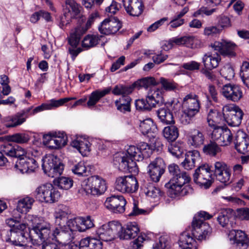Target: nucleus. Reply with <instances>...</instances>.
<instances>
[{
    "mask_svg": "<svg viewBox=\"0 0 249 249\" xmlns=\"http://www.w3.org/2000/svg\"><path fill=\"white\" fill-rule=\"evenodd\" d=\"M140 129L143 135H146L153 132L156 126L152 119L148 118L143 120H139Z\"/></svg>",
    "mask_w": 249,
    "mask_h": 249,
    "instance_id": "nucleus-44",
    "label": "nucleus"
},
{
    "mask_svg": "<svg viewBox=\"0 0 249 249\" xmlns=\"http://www.w3.org/2000/svg\"><path fill=\"white\" fill-rule=\"evenodd\" d=\"M16 229L14 230H4L2 234H4L6 231V235L5 240L7 242H10L12 245L16 246H23L26 243L27 241V235L25 230L26 229V224L19 225Z\"/></svg>",
    "mask_w": 249,
    "mask_h": 249,
    "instance_id": "nucleus-11",
    "label": "nucleus"
},
{
    "mask_svg": "<svg viewBox=\"0 0 249 249\" xmlns=\"http://www.w3.org/2000/svg\"><path fill=\"white\" fill-rule=\"evenodd\" d=\"M160 82L163 88L166 90L172 91L178 89V84L172 80L161 78Z\"/></svg>",
    "mask_w": 249,
    "mask_h": 249,
    "instance_id": "nucleus-58",
    "label": "nucleus"
},
{
    "mask_svg": "<svg viewBox=\"0 0 249 249\" xmlns=\"http://www.w3.org/2000/svg\"><path fill=\"white\" fill-rule=\"evenodd\" d=\"M55 224L59 227L64 226L71 217V211L66 206L60 205L54 213Z\"/></svg>",
    "mask_w": 249,
    "mask_h": 249,
    "instance_id": "nucleus-30",
    "label": "nucleus"
},
{
    "mask_svg": "<svg viewBox=\"0 0 249 249\" xmlns=\"http://www.w3.org/2000/svg\"><path fill=\"white\" fill-rule=\"evenodd\" d=\"M224 116L216 110L210 109L208 116L207 122L211 127H215L220 124L223 120Z\"/></svg>",
    "mask_w": 249,
    "mask_h": 249,
    "instance_id": "nucleus-37",
    "label": "nucleus"
},
{
    "mask_svg": "<svg viewBox=\"0 0 249 249\" xmlns=\"http://www.w3.org/2000/svg\"><path fill=\"white\" fill-rule=\"evenodd\" d=\"M35 195L40 201L48 203L57 201L61 196L57 189L51 183H45L38 187L35 192Z\"/></svg>",
    "mask_w": 249,
    "mask_h": 249,
    "instance_id": "nucleus-8",
    "label": "nucleus"
},
{
    "mask_svg": "<svg viewBox=\"0 0 249 249\" xmlns=\"http://www.w3.org/2000/svg\"><path fill=\"white\" fill-rule=\"evenodd\" d=\"M126 201L123 196H112L107 198L104 205L106 208L115 213H122L125 211Z\"/></svg>",
    "mask_w": 249,
    "mask_h": 249,
    "instance_id": "nucleus-18",
    "label": "nucleus"
},
{
    "mask_svg": "<svg viewBox=\"0 0 249 249\" xmlns=\"http://www.w3.org/2000/svg\"><path fill=\"white\" fill-rule=\"evenodd\" d=\"M121 229L122 225L120 223L112 221L100 227L96 231V234L99 238V240L108 242L115 239Z\"/></svg>",
    "mask_w": 249,
    "mask_h": 249,
    "instance_id": "nucleus-13",
    "label": "nucleus"
},
{
    "mask_svg": "<svg viewBox=\"0 0 249 249\" xmlns=\"http://www.w3.org/2000/svg\"><path fill=\"white\" fill-rule=\"evenodd\" d=\"M102 242L96 238L87 237L82 239L79 245V249H102Z\"/></svg>",
    "mask_w": 249,
    "mask_h": 249,
    "instance_id": "nucleus-35",
    "label": "nucleus"
},
{
    "mask_svg": "<svg viewBox=\"0 0 249 249\" xmlns=\"http://www.w3.org/2000/svg\"><path fill=\"white\" fill-rule=\"evenodd\" d=\"M221 58L217 52L213 54L212 53H205L202 57V62L204 68L213 70L216 68L221 61Z\"/></svg>",
    "mask_w": 249,
    "mask_h": 249,
    "instance_id": "nucleus-32",
    "label": "nucleus"
},
{
    "mask_svg": "<svg viewBox=\"0 0 249 249\" xmlns=\"http://www.w3.org/2000/svg\"><path fill=\"white\" fill-rule=\"evenodd\" d=\"M28 225L32 228L29 236L33 245L40 246L41 249H60L55 243L46 241L51 238V225L50 223L41 220L37 216L29 215L26 218Z\"/></svg>",
    "mask_w": 249,
    "mask_h": 249,
    "instance_id": "nucleus-2",
    "label": "nucleus"
},
{
    "mask_svg": "<svg viewBox=\"0 0 249 249\" xmlns=\"http://www.w3.org/2000/svg\"><path fill=\"white\" fill-rule=\"evenodd\" d=\"M110 90L111 88H108L102 91L96 90L93 91L91 93L89 101L87 102L88 106L91 107L95 106L102 97L109 93Z\"/></svg>",
    "mask_w": 249,
    "mask_h": 249,
    "instance_id": "nucleus-41",
    "label": "nucleus"
},
{
    "mask_svg": "<svg viewBox=\"0 0 249 249\" xmlns=\"http://www.w3.org/2000/svg\"><path fill=\"white\" fill-rule=\"evenodd\" d=\"M71 100L69 98H61L59 100L52 99L49 104H46L47 109H51L53 107H57L62 106L65 103Z\"/></svg>",
    "mask_w": 249,
    "mask_h": 249,
    "instance_id": "nucleus-62",
    "label": "nucleus"
},
{
    "mask_svg": "<svg viewBox=\"0 0 249 249\" xmlns=\"http://www.w3.org/2000/svg\"><path fill=\"white\" fill-rule=\"evenodd\" d=\"M163 134L168 141L174 142L178 137V130L176 126H168L164 127L163 130Z\"/></svg>",
    "mask_w": 249,
    "mask_h": 249,
    "instance_id": "nucleus-45",
    "label": "nucleus"
},
{
    "mask_svg": "<svg viewBox=\"0 0 249 249\" xmlns=\"http://www.w3.org/2000/svg\"><path fill=\"white\" fill-rule=\"evenodd\" d=\"M71 145L76 148L83 156H87L90 151V143L87 140L73 141Z\"/></svg>",
    "mask_w": 249,
    "mask_h": 249,
    "instance_id": "nucleus-38",
    "label": "nucleus"
},
{
    "mask_svg": "<svg viewBox=\"0 0 249 249\" xmlns=\"http://www.w3.org/2000/svg\"><path fill=\"white\" fill-rule=\"evenodd\" d=\"M140 152L142 154V159L148 158L152 151L149 144L144 142H141L137 146Z\"/></svg>",
    "mask_w": 249,
    "mask_h": 249,
    "instance_id": "nucleus-59",
    "label": "nucleus"
},
{
    "mask_svg": "<svg viewBox=\"0 0 249 249\" xmlns=\"http://www.w3.org/2000/svg\"><path fill=\"white\" fill-rule=\"evenodd\" d=\"M136 83H137V86H139V87H143L144 88H147L150 86L157 84L155 79L152 77L144 78Z\"/></svg>",
    "mask_w": 249,
    "mask_h": 249,
    "instance_id": "nucleus-61",
    "label": "nucleus"
},
{
    "mask_svg": "<svg viewBox=\"0 0 249 249\" xmlns=\"http://www.w3.org/2000/svg\"><path fill=\"white\" fill-rule=\"evenodd\" d=\"M223 114L229 125L236 127L240 124L243 112L238 107L226 106L223 108Z\"/></svg>",
    "mask_w": 249,
    "mask_h": 249,
    "instance_id": "nucleus-16",
    "label": "nucleus"
},
{
    "mask_svg": "<svg viewBox=\"0 0 249 249\" xmlns=\"http://www.w3.org/2000/svg\"><path fill=\"white\" fill-rule=\"evenodd\" d=\"M235 148L237 151L243 155L249 152V137L243 131L238 130L234 141Z\"/></svg>",
    "mask_w": 249,
    "mask_h": 249,
    "instance_id": "nucleus-24",
    "label": "nucleus"
},
{
    "mask_svg": "<svg viewBox=\"0 0 249 249\" xmlns=\"http://www.w3.org/2000/svg\"><path fill=\"white\" fill-rule=\"evenodd\" d=\"M212 215L204 211H201L196 215L192 223V234L184 231L179 237V246L182 249H196V241L194 238L201 241L209 238L212 233L209 224L203 220L209 219Z\"/></svg>",
    "mask_w": 249,
    "mask_h": 249,
    "instance_id": "nucleus-1",
    "label": "nucleus"
},
{
    "mask_svg": "<svg viewBox=\"0 0 249 249\" xmlns=\"http://www.w3.org/2000/svg\"><path fill=\"white\" fill-rule=\"evenodd\" d=\"M194 181L205 188H209L212 183V174L208 164L199 166L193 175Z\"/></svg>",
    "mask_w": 249,
    "mask_h": 249,
    "instance_id": "nucleus-14",
    "label": "nucleus"
},
{
    "mask_svg": "<svg viewBox=\"0 0 249 249\" xmlns=\"http://www.w3.org/2000/svg\"><path fill=\"white\" fill-rule=\"evenodd\" d=\"M203 151L207 155L215 156L221 152V148L215 142H211L203 146Z\"/></svg>",
    "mask_w": 249,
    "mask_h": 249,
    "instance_id": "nucleus-51",
    "label": "nucleus"
},
{
    "mask_svg": "<svg viewBox=\"0 0 249 249\" xmlns=\"http://www.w3.org/2000/svg\"><path fill=\"white\" fill-rule=\"evenodd\" d=\"M182 108V114L180 120L182 124H188L199 111L200 104L197 96L193 94L187 95L183 100Z\"/></svg>",
    "mask_w": 249,
    "mask_h": 249,
    "instance_id": "nucleus-5",
    "label": "nucleus"
},
{
    "mask_svg": "<svg viewBox=\"0 0 249 249\" xmlns=\"http://www.w3.org/2000/svg\"><path fill=\"white\" fill-rule=\"evenodd\" d=\"M214 168V175L216 179L224 184L215 188L214 191L218 192L231 183V171L224 162L220 161L215 163Z\"/></svg>",
    "mask_w": 249,
    "mask_h": 249,
    "instance_id": "nucleus-15",
    "label": "nucleus"
},
{
    "mask_svg": "<svg viewBox=\"0 0 249 249\" xmlns=\"http://www.w3.org/2000/svg\"><path fill=\"white\" fill-rule=\"evenodd\" d=\"M131 99L129 96H124L115 102V106L118 110L125 113L131 111Z\"/></svg>",
    "mask_w": 249,
    "mask_h": 249,
    "instance_id": "nucleus-40",
    "label": "nucleus"
},
{
    "mask_svg": "<svg viewBox=\"0 0 249 249\" xmlns=\"http://www.w3.org/2000/svg\"><path fill=\"white\" fill-rule=\"evenodd\" d=\"M199 160L200 154L198 151H189L185 154V159L181 164L185 169L191 170L195 167L196 162Z\"/></svg>",
    "mask_w": 249,
    "mask_h": 249,
    "instance_id": "nucleus-33",
    "label": "nucleus"
},
{
    "mask_svg": "<svg viewBox=\"0 0 249 249\" xmlns=\"http://www.w3.org/2000/svg\"><path fill=\"white\" fill-rule=\"evenodd\" d=\"M0 150L7 156L17 159L25 153L24 149L19 145L9 142L2 144Z\"/></svg>",
    "mask_w": 249,
    "mask_h": 249,
    "instance_id": "nucleus-29",
    "label": "nucleus"
},
{
    "mask_svg": "<svg viewBox=\"0 0 249 249\" xmlns=\"http://www.w3.org/2000/svg\"><path fill=\"white\" fill-rule=\"evenodd\" d=\"M34 202V199L29 196L21 198L18 202L17 210L20 213H26L31 209Z\"/></svg>",
    "mask_w": 249,
    "mask_h": 249,
    "instance_id": "nucleus-42",
    "label": "nucleus"
},
{
    "mask_svg": "<svg viewBox=\"0 0 249 249\" xmlns=\"http://www.w3.org/2000/svg\"><path fill=\"white\" fill-rule=\"evenodd\" d=\"M71 171L73 174L79 177L88 176L89 173V170L83 161H80L74 165Z\"/></svg>",
    "mask_w": 249,
    "mask_h": 249,
    "instance_id": "nucleus-48",
    "label": "nucleus"
},
{
    "mask_svg": "<svg viewBox=\"0 0 249 249\" xmlns=\"http://www.w3.org/2000/svg\"><path fill=\"white\" fill-rule=\"evenodd\" d=\"M223 95L229 100L237 102L243 96L241 88L236 85L226 84L222 89Z\"/></svg>",
    "mask_w": 249,
    "mask_h": 249,
    "instance_id": "nucleus-23",
    "label": "nucleus"
},
{
    "mask_svg": "<svg viewBox=\"0 0 249 249\" xmlns=\"http://www.w3.org/2000/svg\"><path fill=\"white\" fill-rule=\"evenodd\" d=\"M220 74L226 79L231 80L234 76V71L230 64L225 65L220 71Z\"/></svg>",
    "mask_w": 249,
    "mask_h": 249,
    "instance_id": "nucleus-54",
    "label": "nucleus"
},
{
    "mask_svg": "<svg viewBox=\"0 0 249 249\" xmlns=\"http://www.w3.org/2000/svg\"><path fill=\"white\" fill-rule=\"evenodd\" d=\"M222 133L219 143L222 146L229 145L232 140V134L231 131L229 129H227L224 130Z\"/></svg>",
    "mask_w": 249,
    "mask_h": 249,
    "instance_id": "nucleus-56",
    "label": "nucleus"
},
{
    "mask_svg": "<svg viewBox=\"0 0 249 249\" xmlns=\"http://www.w3.org/2000/svg\"><path fill=\"white\" fill-rule=\"evenodd\" d=\"M77 222L79 224V231H85L94 226L93 221L89 216L86 217H77Z\"/></svg>",
    "mask_w": 249,
    "mask_h": 249,
    "instance_id": "nucleus-49",
    "label": "nucleus"
},
{
    "mask_svg": "<svg viewBox=\"0 0 249 249\" xmlns=\"http://www.w3.org/2000/svg\"><path fill=\"white\" fill-rule=\"evenodd\" d=\"M107 189L106 180L98 176H93L82 182L79 193L99 196L103 194Z\"/></svg>",
    "mask_w": 249,
    "mask_h": 249,
    "instance_id": "nucleus-6",
    "label": "nucleus"
},
{
    "mask_svg": "<svg viewBox=\"0 0 249 249\" xmlns=\"http://www.w3.org/2000/svg\"><path fill=\"white\" fill-rule=\"evenodd\" d=\"M52 239L60 244H66L71 242L74 238V233L67 228H56L52 233Z\"/></svg>",
    "mask_w": 249,
    "mask_h": 249,
    "instance_id": "nucleus-25",
    "label": "nucleus"
},
{
    "mask_svg": "<svg viewBox=\"0 0 249 249\" xmlns=\"http://www.w3.org/2000/svg\"><path fill=\"white\" fill-rule=\"evenodd\" d=\"M85 21L86 20L82 21L81 19H79V25L71 33L68 40L69 43L71 46L73 47H77L79 44L81 36L85 34L89 28V27L87 26V25L85 23Z\"/></svg>",
    "mask_w": 249,
    "mask_h": 249,
    "instance_id": "nucleus-26",
    "label": "nucleus"
},
{
    "mask_svg": "<svg viewBox=\"0 0 249 249\" xmlns=\"http://www.w3.org/2000/svg\"><path fill=\"white\" fill-rule=\"evenodd\" d=\"M233 210L231 209L222 210L217 217V221L223 227L226 226L233 218Z\"/></svg>",
    "mask_w": 249,
    "mask_h": 249,
    "instance_id": "nucleus-43",
    "label": "nucleus"
},
{
    "mask_svg": "<svg viewBox=\"0 0 249 249\" xmlns=\"http://www.w3.org/2000/svg\"><path fill=\"white\" fill-rule=\"evenodd\" d=\"M126 13L131 16H139L143 12L144 6L142 0H123Z\"/></svg>",
    "mask_w": 249,
    "mask_h": 249,
    "instance_id": "nucleus-27",
    "label": "nucleus"
},
{
    "mask_svg": "<svg viewBox=\"0 0 249 249\" xmlns=\"http://www.w3.org/2000/svg\"><path fill=\"white\" fill-rule=\"evenodd\" d=\"M160 193V189L156 187L153 184H148L145 190L146 196L153 198L159 196Z\"/></svg>",
    "mask_w": 249,
    "mask_h": 249,
    "instance_id": "nucleus-60",
    "label": "nucleus"
},
{
    "mask_svg": "<svg viewBox=\"0 0 249 249\" xmlns=\"http://www.w3.org/2000/svg\"><path fill=\"white\" fill-rule=\"evenodd\" d=\"M188 140L189 144L193 147H201L205 140V133L201 130L194 129L189 132Z\"/></svg>",
    "mask_w": 249,
    "mask_h": 249,
    "instance_id": "nucleus-31",
    "label": "nucleus"
},
{
    "mask_svg": "<svg viewBox=\"0 0 249 249\" xmlns=\"http://www.w3.org/2000/svg\"><path fill=\"white\" fill-rule=\"evenodd\" d=\"M66 8L63 16L61 18L59 26L61 28L69 24L71 19L78 18L81 21L86 20V18L82 16V7L74 0H66Z\"/></svg>",
    "mask_w": 249,
    "mask_h": 249,
    "instance_id": "nucleus-9",
    "label": "nucleus"
},
{
    "mask_svg": "<svg viewBox=\"0 0 249 249\" xmlns=\"http://www.w3.org/2000/svg\"><path fill=\"white\" fill-rule=\"evenodd\" d=\"M228 237L231 244L235 245L240 249H247L249 246V239L246 234L241 230L230 231Z\"/></svg>",
    "mask_w": 249,
    "mask_h": 249,
    "instance_id": "nucleus-22",
    "label": "nucleus"
},
{
    "mask_svg": "<svg viewBox=\"0 0 249 249\" xmlns=\"http://www.w3.org/2000/svg\"><path fill=\"white\" fill-rule=\"evenodd\" d=\"M168 150L173 156L177 158H179L183 151L181 143L177 142L170 143L168 145Z\"/></svg>",
    "mask_w": 249,
    "mask_h": 249,
    "instance_id": "nucleus-53",
    "label": "nucleus"
},
{
    "mask_svg": "<svg viewBox=\"0 0 249 249\" xmlns=\"http://www.w3.org/2000/svg\"><path fill=\"white\" fill-rule=\"evenodd\" d=\"M168 170L170 178L165 184V187L168 189L170 197L176 198L192 193L193 189L189 185L184 186L191 180L186 172L181 171L179 166L175 163L169 165Z\"/></svg>",
    "mask_w": 249,
    "mask_h": 249,
    "instance_id": "nucleus-3",
    "label": "nucleus"
},
{
    "mask_svg": "<svg viewBox=\"0 0 249 249\" xmlns=\"http://www.w3.org/2000/svg\"><path fill=\"white\" fill-rule=\"evenodd\" d=\"M140 231L138 224L135 222H129L122 226V229L118 232V236L121 239H130L136 237Z\"/></svg>",
    "mask_w": 249,
    "mask_h": 249,
    "instance_id": "nucleus-28",
    "label": "nucleus"
},
{
    "mask_svg": "<svg viewBox=\"0 0 249 249\" xmlns=\"http://www.w3.org/2000/svg\"><path fill=\"white\" fill-rule=\"evenodd\" d=\"M54 184L64 190L70 189L73 185V180L69 177H61L53 180Z\"/></svg>",
    "mask_w": 249,
    "mask_h": 249,
    "instance_id": "nucleus-47",
    "label": "nucleus"
},
{
    "mask_svg": "<svg viewBox=\"0 0 249 249\" xmlns=\"http://www.w3.org/2000/svg\"><path fill=\"white\" fill-rule=\"evenodd\" d=\"M115 188L123 193H134L137 191L139 184L136 178L132 176H119L116 178Z\"/></svg>",
    "mask_w": 249,
    "mask_h": 249,
    "instance_id": "nucleus-12",
    "label": "nucleus"
},
{
    "mask_svg": "<svg viewBox=\"0 0 249 249\" xmlns=\"http://www.w3.org/2000/svg\"><path fill=\"white\" fill-rule=\"evenodd\" d=\"M29 139V136L25 133H16L9 136L10 141L18 143H26Z\"/></svg>",
    "mask_w": 249,
    "mask_h": 249,
    "instance_id": "nucleus-55",
    "label": "nucleus"
},
{
    "mask_svg": "<svg viewBox=\"0 0 249 249\" xmlns=\"http://www.w3.org/2000/svg\"><path fill=\"white\" fill-rule=\"evenodd\" d=\"M165 164L162 158H157L152 161L148 166V173L151 179L158 182L165 172Z\"/></svg>",
    "mask_w": 249,
    "mask_h": 249,
    "instance_id": "nucleus-19",
    "label": "nucleus"
},
{
    "mask_svg": "<svg viewBox=\"0 0 249 249\" xmlns=\"http://www.w3.org/2000/svg\"><path fill=\"white\" fill-rule=\"evenodd\" d=\"M146 97L147 100L150 102V104L153 107H155L157 105L159 106L163 103L162 93L160 89L156 88L151 89Z\"/></svg>",
    "mask_w": 249,
    "mask_h": 249,
    "instance_id": "nucleus-36",
    "label": "nucleus"
},
{
    "mask_svg": "<svg viewBox=\"0 0 249 249\" xmlns=\"http://www.w3.org/2000/svg\"><path fill=\"white\" fill-rule=\"evenodd\" d=\"M159 119L164 124H172L175 123L173 113L165 104L157 110Z\"/></svg>",
    "mask_w": 249,
    "mask_h": 249,
    "instance_id": "nucleus-34",
    "label": "nucleus"
},
{
    "mask_svg": "<svg viewBox=\"0 0 249 249\" xmlns=\"http://www.w3.org/2000/svg\"><path fill=\"white\" fill-rule=\"evenodd\" d=\"M42 167L45 174L51 178L60 175L63 171L64 165L59 159L53 155L46 156L42 160Z\"/></svg>",
    "mask_w": 249,
    "mask_h": 249,
    "instance_id": "nucleus-10",
    "label": "nucleus"
},
{
    "mask_svg": "<svg viewBox=\"0 0 249 249\" xmlns=\"http://www.w3.org/2000/svg\"><path fill=\"white\" fill-rule=\"evenodd\" d=\"M150 102L147 100V97L146 99H138L135 101V106L137 110H150L153 107L150 104Z\"/></svg>",
    "mask_w": 249,
    "mask_h": 249,
    "instance_id": "nucleus-57",
    "label": "nucleus"
},
{
    "mask_svg": "<svg viewBox=\"0 0 249 249\" xmlns=\"http://www.w3.org/2000/svg\"><path fill=\"white\" fill-rule=\"evenodd\" d=\"M165 105L168 106V108L170 110L177 112L179 111L182 107V102H180L178 99H174L172 101L169 103H166Z\"/></svg>",
    "mask_w": 249,
    "mask_h": 249,
    "instance_id": "nucleus-63",
    "label": "nucleus"
},
{
    "mask_svg": "<svg viewBox=\"0 0 249 249\" xmlns=\"http://www.w3.org/2000/svg\"><path fill=\"white\" fill-rule=\"evenodd\" d=\"M53 142L57 149L64 146L67 143V137L64 132H53Z\"/></svg>",
    "mask_w": 249,
    "mask_h": 249,
    "instance_id": "nucleus-50",
    "label": "nucleus"
},
{
    "mask_svg": "<svg viewBox=\"0 0 249 249\" xmlns=\"http://www.w3.org/2000/svg\"><path fill=\"white\" fill-rule=\"evenodd\" d=\"M102 36L95 35H88L84 38L82 45L83 48L89 49L95 46L99 43Z\"/></svg>",
    "mask_w": 249,
    "mask_h": 249,
    "instance_id": "nucleus-46",
    "label": "nucleus"
},
{
    "mask_svg": "<svg viewBox=\"0 0 249 249\" xmlns=\"http://www.w3.org/2000/svg\"><path fill=\"white\" fill-rule=\"evenodd\" d=\"M211 47L220 55L229 57H233L236 55L235 49L237 46L233 42L224 40L222 41H215L211 44Z\"/></svg>",
    "mask_w": 249,
    "mask_h": 249,
    "instance_id": "nucleus-21",
    "label": "nucleus"
},
{
    "mask_svg": "<svg viewBox=\"0 0 249 249\" xmlns=\"http://www.w3.org/2000/svg\"><path fill=\"white\" fill-rule=\"evenodd\" d=\"M38 167L36 160L30 157L25 153L17 159L14 165V169L21 173L32 172Z\"/></svg>",
    "mask_w": 249,
    "mask_h": 249,
    "instance_id": "nucleus-17",
    "label": "nucleus"
},
{
    "mask_svg": "<svg viewBox=\"0 0 249 249\" xmlns=\"http://www.w3.org/2000/svg\"><path fill=\"white\" fill-rule=\"evenodd\" d=\"M240 76L242 80L248 88H249V62L244 61L240 68Z\"/></svg>",
    "mask_w": 249,
    "mask_h": 249,
    "instance_id": "nucleus-52",
    "label": "nucleus"
},
{
    "mask_svg": "<svg viewBox=\"0 0 249 249\" xmlns=\"http://www.w3.org/2000/svg\"><path fill=\"white\" fill-rule=\"evenodd\" d=\"M122 27V24L116 17H110L105 19L99 26L98 29L101 34L108 35L114 34Z\"/></svg>",
    "mask_w": 249,
    "mask_h": 249,
    "instance_id": "nucleus-20",
    "label": "nucleus"
},
{
    "mask_svg": "<svg viewBox=\"0 0 249 249\" xmlns=\"http://www.w3.org/2000/svg\"><path fill=\"white\" fill-rule=\"evenodd\" d=\"M237 214L241 220H249V208L244 207L238 209Z\"/></svg>",
    "mask_w": 249,
    "mask_h": 249,
    "instance_id": "nucleus-64",
    "label": "nucleus"
},
{
    "mask_svg": "<svg viewBox=\"0 0 249 249\" xmlns=\"http://www.w3.org/2000/svg\"><path fill=\"white\" fill-rule=\"evenodd\" d=\"M142 155L137 146H129L125 155L118 158L119 169L124 172L137 174L139 170L135 161L142 160Z\"/></svg>",
    "mask_w": 249,
    "mask_h": 249,
    "instance_id": "nucleus-4",
    "label": "nucleus"
},
{
    "mask_svg": "<svg viewBox=\"0 0 249 249\" xmlns=\"http://www.w3.org/2000/svg\"><path fill=\"white\" fill-rule=\"evenodd\" d=\"M47 109L46 104H42L32 109V107L25 108L14 116L5 117L2 122L6 127H13L20 125L25 122L30 115H34Z\"/></svg>",
    "mask_w": 249,
    "mask_h": 249,
    "instance_id": "nucleus-7",
    "label": "nucleus"
},
{
    "mask_svg": "<svg viewBox=\"0 0 249 249\" xmlns=\"http://www.w3.org/2000/svg\"><path fill=\"white\" fill-rule=\"evenodd\" d=\"M137 83H134L132 85L128 86L117 85L114 87L112 92L115 95H122V97L128 96L127 95L131 93L137 87Z\"/></svg>",
    "mask_w": 249,
    "mask_h": 249,
    "instance_id": "nucleus-39",
    "label": "nucleus"
}]
</instances>
